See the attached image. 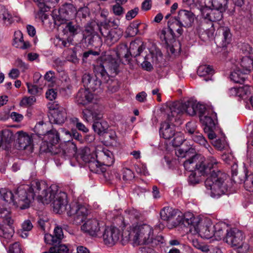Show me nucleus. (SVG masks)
Returning a JSON list of instances; mask_svg holds the SVG:
<instances>
[{
	"label": "nucleus",
	"mask_w": 253,
	"mask_h": 253,
	"mask_svg": "<svg viewBox=\"0 0 253 253\" xmlns=\"http://www.w3.org/2000/svg\"><path fill=\"white\" fill-rule=\"evenodd\" d=\"M168 107V119L171 123L179 121L180 116L184 113L193 116L197 113L200 115L206 110L205 105L194 100H188L184 103L171 102L169 104Z\"/></svg>",
	"instance_id": "1"
},
{
	"label": "nucleus",
	"mask_w": 253,
	"mask_h": 253,
	"mask_svg": "<svg viewBox=\"0 0 253 253\" xmlns=\"http://www.w3.org/2000/svg\"><path fill=\"white\" fill-rule=\"evenodd\" d=\"M67 198L65 192L59 190L56 185H52L49 187H45L43 191H42L40 200L44 204L52 202L54 211L60 213L66 209Z\"/></svg>",
	"instance_id": "2"
},
{
	"label": "nucleus",
	"mask_w": 253,
	"mask_h": 253,
	"mask_svg": "<svg viewBox=\"0 0 253 253\" xmlns=\"http://www.w3.org/2000/svg\"><path fill=\"white\" fill-rule=\"evenodd\" d=\"M113 50L110 53H105L102 55L98 60L97 64L94 66V72L97 76H100L104 80L109 78L108 72L110 74L117 75L118 73L119 62L118 58H120L117 54H116Z\"/></svg>",
	"instance_id": "3"
},
{
	"label": "nucleus",
	"mask_w": 253,
	"mask_h": 253,
	"mask_svg": "<svg viewBox=\"0 0 253 253\" xmlns=\"http://www.w3.org/2000/svg\"><path fill=\"white\" fill-rule=\"evenodd\" d=\"M217 164V161L212 156L205 159L200 156L194 155L186 160L183 165L187 170L194 172L193 169H195V171L198 172L200 175H208L211 169H215Z\"/></svg>",
	"instance_id": "4"
},
{
	"label": "nucleus",
	"mask_w": 253,
	"mask_h": 253,
	"mask_svg": "<svg viewBox=\"0 0 253 253\" xmlns=\"http://www.w3.org/2000/svg\"><path fill=\"white\" fill-rule=\"evenodd\" d=\"M124 241H132L133 246L146 245L150 243L153 239L154 230L152 227L147 224H142L133 227L130 231L125 232Z\"/></svg>",
	"instance_id": "5"
},
{
	"label": "nucleus",
	"mask_w": 253,
	"mask_h": 253,
	"mask_svg": "<svg viewBox=\"0 0 253 253\" xmlns=\"http://www.w3.org/2000/svg\"><path fill=\"white\" fill-rule=\"evenodd\" d=\"M213 170L208 174L211 175L205 181V186L208 189L211 191V196L212 197H218L225 194L228 189L227 185L225 182L227 175L220 170Z\"/></svg>",
	"instance_id": "6"
},
{
	"label": "nucleus",
	"mask_w": 253,
	"mask_h": 253,
	"mask_svg": "<svg viewBox=\"0 0 253 253\" xmlns=\"http://www.w3.org/2000/svg\"><path fill=\"white\" fill-rule=\"evenodd\" d=\"M29 189V185H22L17 188L14 194V205L21 210L29 208L30 203L34 200L33 194L28 191Z\"/></svg>",
	"instance_id": "7"
},
{
	"label": "nucleus",
	"mask_w": 253,
	"mask_h": 253,
	"mask_svg": "<svg viewBox=\"0 0 253 253\" xmlns=\"http://www.w3.org/2000/svg\"><path fill=\"white\" fill-rule=\"evenodd\" d=\"M244 238L243 233L237 228L226 230L225 238L226 242L232 247L242 249L243 252H247L250 250V246L248 243L243 241Z\"/></svg>",
	"instance_id": "8"
},
{
	"label": "nucleus",
	"mask_w": 253,
	"mask_h": 253,
	"mask_svg": "<svg viewBox=\"0 0 253 253\" xmlns=\"http://www.w3.org/2000/svg\"><path fill=\"white\" fill-rule=\"evenodd\" d=\"M143 43L140 42H132L130 43L129 48L126 44L120 45L118 48V51H114L119 57H124L128 59L129 55L134 57L139 56L145 49Z\"/></svg>",
	"instance_id": "9"
},
{
	"label": "nucleus",
	"mask_w": 253,
	"mask_h": 253,
	"mask_svg": "<svg viewBox=\"0 0 253 253\" xmlns=\"http://www.w3.org/2000/svg\"><path fill=\"white\" fill-rule=\"evenodd\" d=\"M108 24L102 23L99 27L100 32L105 38V42L109 46L117 42L123 35V31L118 28L110 30L108 28Z\"/></svg>",
	"instance_id": "10"
},
{
	"label": "nucleus",
	"mask_w": 253,
	"mask_h": 253,
	"mask_svg": "<svg viewBox=\"0 0 253 253\" xmlns=\"http://www.w3.org/2000/svg\"><path fill=\"white\" fill-rule=\"evenodd\" d=\"M180 214L181 213L177 210L169 207H164L160 212L162 219L170 224V228L180 225L182 218Z\"/></svg>",
	"instance_id": "11"
},
{
	"label": "nucleus",
	"mask_w": 253,
	"mask_h": 253,
	"mask_svg": "<svg viewBox=\"0 0 253 253\" xmlns=\"http://www.w3.org/2000/svg\"><path fill=\"white\" fill-rule=\"evenodd\" d=\"M82 116L84 120L87 123H92L96 121H100L103 117L102 107L94 105L83 110Z\"/></svg>",
	"instance_id": "12"
},
{
	"label": "nucleus",
	"mask_w": 253,
	"mask_h": 253,
	"mask_svg": "<svg viewBox=\"0 0 253 253\" xmlns=\"http://www.w3.org/2000/svg\"><path fill=\"white\" fill-rule=\"evenodd\" d=\"M88 211L83 205H74L70 207L67 212L68 215L73 217V224L78 225L81 224L88 214Z\"/></svg>",
	"instance_id": "13"
},
{
	"label": "nucleus",
	"mask_w": 253,
	"mask_h": 253,
	"mask_svg": "<svg viewBox=\"0 0 253 253\" xmlns=\"http://www.w3.org/2000/svg\"><path fill=\"white\" fill-rule=\"evenodd\" d=\"M101 227L98 220L96 218L87 219L81 226V230L92 236L100 237L101 236Z\"/></svg>",
	"instance_id": "14"
},
{
	"label": "nucleus",
	"mask_w": 253,
	"mask_h": 253,
	"mask_svg": "<svg viewBox=\"0 0 253 253\" xmlns=\"http://www.w3.org/2000/svg\"><path fill=\"white\" fill-rule=\"evenodd\" d=\"M124 234H125V232L121 235L120 231L117 228L107 227L105 228L102 235L104 242L106 245L113 246L119 241L121 236L123 240L124 238L126 239V237H124Z\"/></svg>",
	"instance_id": "15"
},
{
	"label": "nucleus",
	"mask_w": 253,
	"mask_h": 253,
	"mask_svg": "<svg viewBox=\"0 0 253 253\" xmlns=\"http://www.w3.org/2000/svg\"><path fill=\"white\" fill-rule=\"evenodd\" d=\"M58 13L59 15L53 14L52 17L55 21H60L61 19H67L74 17L77 14V9L73 4L65 3L59 8Z\"/></svg>",
	"instance_id": "16"
},
{
	"label": "nucleus",
	"mask_w": 253,
	"mask_h": 253,
	"mask_svg": "<svg viewBox=\"0 0 253 253\" xmlns=\"http://www.w3.org/2000/svg\"><path fill=\"white\" fill-rule=\"evenodd\" d=\"M194 19V14L192 12L186 10H180L179 11L178 16L172 18L171 20V23H175V25L187 27L191 25Z\"/></svg>",
	"instance_id": "17"
},
{
	"label": "nucleus",
	"mask_w": 253,
	"mask_h": 253,
	"mask_svg": "<svg viewBox=\"0 0 253 253\" xmlns=\"http://www.w3.org/2000/svg\"><path fill=\"white\" fill-rule=\"evenodd\" d=\"M17 134H18L17 142L19 149L24 150L29 148L31 149L32 148L34 134L30 135L23 131H18Z\"/></svg>",
	"instance_id": "18"
},
{
	"label": "nucleus",
	"mask_w": 253,
	"mask_h": 253,
	"mask_svg": "<svg viewBox=\"0 0 253 253\" xmlns=\"http://www.w3.org/2000/svg\"><path fill=\"white\" fill-rule=\"evenodd\" d=\"M167 120L169 122H165L161 124L160 128V135L165 139H170L175 135V125H172L175 122L171 123L168 118Z\"/></svg>",
	"instance_id": "19"
},
{
	"label": "nucleus",
	"mask_w": 253,
	"mask_h": 253,
	"mask_svg": "<svg viewBox=\"0 0 253 253\" xmlns=\"http://www.w3.org/2000/svg\"><path fill=\"white\" fill-rule=\"evenodd\" d=\"M180 216H182V218L180 224L189 227L190 229L194 228L195 230H197L200 222V219L198 217H196L190 212H186L183 215L181 213Z\"/></svg>",
	"instance_id": "20"
},
{
	"label": "nucleus",
	"mask_w": 253,
	"mask_h": 253,
	"mask_svg": "<svg viewBox=\"0 0 253 253\" xmlns=\"http://www.w3.org/2000/svg\"><path fill=\"white\" fill-rule=\"evenodd\" d=\"M40 151L45 153H51L53 155H57L63 159H66L65 151L56 146L51 145L48 142L45 140L42 142L40 147Z\"/></svg>",
	"instance_id": "21"
},
{
	"label": "nucleus",
	"mask_w": 253,
	"mask_h": 253,
	"mask_svg": "<svg viewBox=\"0 0 253 253\" xmlns=\"http://www.w3.org/2000/svg\"><path fill=\"white\" fill-rule=\"evenodd\" d=\"M223 12L218 9L205 8L202 10V15L205 20L212 22H217L222 19Z\"/></svg>",
	"instance_id": "22"
},
{
	"label": "nucleus",
	"mask_w": 253,
	"mask_h": 253,
	"mask_svg": "<svg viewBox=\"0 0 253 253\" xmlns=\"http://www.w3.org/2000/svg\"><path fill=\"white\" fill-rule=\"evenodd\" d=\"M96 157L103 166H111L115 161L112 152L107 149H104L98 152L96 154Z\"/></svg>",
	"instance_id": "23"
},
{
	"label": "nucleus",
	"mask_w": 253,
	"mask_h": 253,
	"mask_svg": "<svg viewBox=\"0 0 253 253\" xmlns=\"http://www.w3.org/2000/svg\"><path fill=\"white\" fill-rule=\"evenodd\" d=\"M92 99L93 95L89 90L81 89L76 95V101L79 105H84L90 103Z\"/></svg>",
	"instance_id": "24"
},
{
	"label": "nucleus",
	"mask_w": 253,
	"mask_h": 253,
	"mask_svg": "<svg viewBox=\"0 0 253 253\" xmlns=\"http://www.w3.org/2000/svg\"><path fill=\"white\" fill-rule=\"evenodd\" d=\"M200 122L205 126L204 130L205 132L207 130H210L212 129L215 126L214 122L211 116L209 115V113H207V110L203 113L199 115Z\"/></svg>",
	"instance_id": "25"
},
{
	"label": "nucleus",
	"mask_w": 253,
	"mask_h": 253,
	"mask_svg": "<svg viewBox=\"0 0 253 253\" xmlns=\"http://www.w3.org/2000/svg\"><path fill=\"white\" fill-rule=\"evenodd\" d=\"M51 118L50 121L56 124L61 125L63 124L67 118L66 113L64 108H60L50 112Z\"/></svg>",
	"instance_id": "26"
},
{
	"label": "nucleus",
	"mask_w": 253,
	"mask_h": 253,
	"mask_svg": "<svg viewBox=\"0 0 253 253\" xmlns=\"http://www.w3.org/2000/svg\"><path fill=\"white\" fill-rule=\"evenodd\" d=\"M30 189L28 190L30 194H33V199L35 197H37L39 200L41 198L42 191H43L45 188V185L37 181L32 182L31 186H29Z\"/></svg>",
	"instance_id": "27"
},
{
	"label": "nucleus",
	"mask_w": 253,
	"mask_h": 253,
	"mask_svg": "<svg viewBox=\"0 0 253 253\" xmlns=\"http://www.w3.org/2000/svg\"><path fill=\"white\" fill-rule=\"evenodd\" d=\"M51 126L50 123H44L43 121H40L34 127V132L40 137L42 136H44L45 134L50 129Z\"/></svg>",
	"instance_id": "28"
},
{
	"label": "nucleus",
	"mask_w": 253,
	"mask_h": 253,
	"mask_svg": "<svg viewBox=\"0 0 253 253\" xmlns=\"http://www.w3.org/2000/svg\"><path fill=\"white\" fill-rule=\"evenodd\" d=\"M241 68L245 74H249L253 70V58L250 56H245L240 62Z\"/></svg>",
	"instance_id": "29"
},
{
	"label": "nucleus",
	"mask_w": 253,
	"mask_h": 253,
	"mask_svg": "<svg viewBox=\"0 0 253 253\" xmlns=\"http://www.w3.org/2000/svg\"><path fill=\"white\" fill-rule=\"evenodd\" d=\"M44 139L53 146H55L60 139L59 133L55 129H50L44 136Z\"/></svg>",
	"instance_id": "30"
},
{
	"label": "nucleus",
	"mask_w": 253,
	"mask_h": 253,
	"mask_svg": "<svg viewBox=\"0 0 253 253\" xmlns=\"http://www.w3.org/2000/svg\"><path fill=\"white\" fill-rule=\"evenodd\" d=\"M0 19L6 25H10L13 22V17L4 5H0Z\"/></svg>",
	"instance_id": "31"
},
{
	"label": "nucleus",
	"mask_w": 253,
	"mask_h": 253,
	"mask_svg": "<svg viewBox=\"0 0 253 253\" xmlns=\"http://www.w3.org/2000/svg\"><path fill=\"white\" fill-rule=\"evenodd\" d=\"M241 69L232 72L230 74V79L234 82L243 84L246 78V75Z\"/></svg>",
	"instance_id": "32"
},
{
	"label": "nucleus",
	"mask_w": 253,
	"mask_h": 253,
	"mask_svg": "<svg viewBox=\"0 0 253 253\" xmlns=\"http://www.w3.org/2000/svg\"><path fill=\"white\" fill-rule=\"evenodd\" d=\"M0 218H2V222L8 226L13 224L14 220L12 218L11 213L6 209L0 207Z\"/></svg>",
	"instance_id": "33"
},
{
	"label": "nucleus",
	"mask_w": 253,
	"mask_h": 253,
	"mask_svg": "<svg viewBox=\"0 0 253 253\" xmlns=\"http://www.w3.org/2000/svg\"><path fill=\"white\" fill-rule=\"evenodd\" d=\"M88 167L93 172L96 173H104L105 172V168L96 159H92V161L88 164Z\"/></svg>",
	"instance_id": "34"
},
{
	"label": "nucleus",
	"mask_w": 253,
	"mask_h": 253,
	"mask_svg": "<svg viewBox=\"0 0 253 253\" xmlns=\"http://www.w3.org/2000/svg\"><path fill=\"white\" fill-rule=\"evenodd\" d=\"M38 6L41 12L47 11L50 9L51 6H54L55 4H57L59 0H38Z\"/></svg>",
	"instance_id": "35"
},
{
	"label": "nucleus",
	"mask_w": 253,
	"mask_h": 253,
	"mask_svg": "<svg viewBox=\"0 0 253 253\" xmlns=\"http://www.w3.org/2000/svg\"><path fill=\"white\" fill-rule=\"evenodd\" d=\"M71 36H74L81 32V27L75 22L70 21L66 23L64 29Z\"/></svg>",
	"instance_id": "36"
},
{
	"label": "nucleus",
	"mask_w": 253,
	"mask_h": 253,
	"mask_svg": "<svg viewBox=\"0 0 253 253\" xmlns=\"http://www.w3.org/2000/svg\"><path fill=\"white\" fill-rule=\"evenodd\" d=\"M108 127V125L106 121H96L93 123L92 128L94 131L98 134L105 132Z\"/></svg>",
	"instance_id": "37"
},
{
	"label": "nucleus",
	"mask_w": 253,
	"mask_h": 253,
	"mask_svg": "<svg viewBox=\"0 0 253 253\" xmlns=\"http://www.w3.org/2000/svg\"><path fill=\"white\" fill-rule=\"evenodd\" d=\"M150 54L152 58V62L156 64H159L163 61V54L158 48L153 47L150 50Z\"/></svg>",
	"instance_id": "38"
},
{
	"label": "nucleus",
	"mask_w": 253,
	"mask_h": 253,
	"mask_svg": "<svg viewBox=\"0 0 253 253\" xmlns=\"http://www.w3.org/2000/svg\"><path fill=\"white\" fill-rule=\"evenodd\" d=\"M0 195L3 201L9 203H12L14 205V194L10 190L6 188H1L0 189Z\"/></svg>",
	"instance_id": "39"
},
{
	"label": "nucleus",
	"mask_w": 253,
	"mask_h": 253,
	"mask_svg": "<svg viewBox=\"0 0 253 253\" xmlns=\"http://www.w3.org/2000/svg\"><path fill=\"white\" fill-rule=\"evenodd\" d=\"M191 138L195 143H198L205 148H208L207 146H209V144H208L207 140L204 137L203 134L199 131H198L192 135L191 136Z\"/></svg>",
	"instance_id": "40"
},
{
	"label": "nucleus",
	"mask_w": 253,
	"mask_h": 253,
	"mask_svg": "<svg viewBox=\"0 0 253 253\" xmlns=\"http://www.w3.org/2000/svg\"><path fill=\"white\" fill-rule=\"evenodd\" d=\"M223 226L224 228L222 226V224L220 223L216 224L214 226L213 236H214L217 240H220L224 238L225 234L224 230L225 228L224 225Z\"/></svg>",
	"instance_id": "41"
},
{
	"label": "nucleus",
	"mask_w": 253,
	"mask_h": 253,
	"mask_svg": "<svg viewBox=\"0 0 253 253\" xmlns=\"http://www.w3.org/2000/svg\"><path fill=\"white\" fill-rule=\"evenodd\" d=\"M102 82H103L102 78L100 76H97V74H95V77L92 79L87 89L88 90L89 89L92 91L96 90L100 87Z\"/></svg>",
	"instance_id": "42"
},
{
	"label": "nucleus",
	"mask_w": 253,
	"mask_h": 253,
	"mask_svg": "<svg viewBox=\"0 0 253 253\" xmlns=\"http://www.w3.org/2000/svg\"><path fill=\"white\" fill-rule=\"evenodd\" d=\"M175 23H170L169 22V28L167 29L166 35V43L169 44L171 43L174 40V33L175 30Z\"/></svg>",
	"instance_id": "43"
},
{
	"label": "nucleus",
	"mask_w": 253,
	"mask_h": 253,
	"mask_svg": "<svg viewBox=\"0 0 253 253\" xmlns=\"http://www.w3.org/2000/svg\"><path fill=\"white\" fill-rule=\"evenodd\" d=\"M213 227L203 226L200 229V232L201 236L204 238L210 239L213 236Z\"/></svg>",
	"instance_id": "44"
},
{
	"label": "nucleus",
	"mask_w": 253,
	"mask_h": 253,
	"mask_svg": "<svg viewBox=\"0 0 253 253\" xmlns=\"http://www.w3.org/2000/svg\"><path fill=\"white\" fill-rule=\"evenodd\" d=\"M49 252L50 253H68L69 249L66 245L59 244L50 248Z\"/></svg>",
	"instance_id": "45"
},
{
	"label": "nucleus",
	"mask_w": 253,
	"mask_h": 253,
	"mask_svg": "<svg viewBox=\"0 0 253 253\" xmlns=\"http://www.w3.org/2000/svg\"><path fill=\"white\" fill-rule=\"evenodd\" d=\"M212 68L210 66L206 65L200 66L197 70V74L200 77H205L212 74Z\"/></svg>",
	"instance_id": "46"
},
{
	"label": "nucleus",
	"mask_w": 253,
	"mask_h": 253,
	"mask_svg": "<svg viewBox=\"0 0 253 253\" xmlns=\"http://www.w3.org/2000/svg\"><path fill=\"white\" fill-rule=\"evenodd\" d=\"M220 32H221L223 37V45H226L231 41V34L230 30L228 27H224L220 29Z\"/></svg>",
	"instance_id": "47"
},
{
	"label": "nucleus",
	"mask_w": 253,
	"mask_h": 253,
	"mask_svg": "<svg viewBox=\"0 0 253 253\" xmlns=\"http://www.w3.org/2000/svg\"><path fill=\"white\" fill-rule=\"evenodd\" d=\"M56 238L57 237L55 236L54 234H45L44 235V241L46 244L52 245L54 246L55 245L60 244L62 240V239H59Z\"/></svg>",
	"instance_id": "48"
},
{
	"label": "nucleus",
	"mask_w": 253,
	"mask_h": 253,
	"mask_svg": "<svg viewBox=\"0 0 253 253\" xmlns=\"http://www.w3.org/2000/svg\"><path fill=\"white\" fill-rule=\"evenodd\" d=\"M102 80L103 82L108 81L107 84H108V85L107 86L108 89L109 90L111 91L112 92H115L117 91L120 86V84L118 82V80H110L108 81L104 80V79L102 78Z\"/></svg>",
	"instance_id": "49"
},
{
	"label": "nucleus",
	"mask_w": 253,
	"mask_h": 253,
	"mask_svg": "<svg viewBox=\"0 0 253 253\" xmlns=\"http://www.w3.org/2000/svg\"><path fill=\"white\" fill-rule=\"evenodd\" d=\"M227 3L226 0H213L212 7L215 9L225 11L227 8Z\"/></svg>",
	"instance_id": "50"
},
{
	"label": "nucleus",
	"mask_w": 253,
	"mask_h": 253,
	"mask_svg": "<svg viewBox=\"0 0 253 253\" xmlns=\"http://www.w3.org/2000/svg\"><path fill=\"white\" fill-rule=\"evenodd\" d=\"M36 99L33 96H25L20 102V105L22 107H29L33 105L36 102Z\"/></svg>",
	"instance_id": "51"
},
{
	"label": "nucleus",
	"mask_w": 253,
	"mask_h": 253,
	"mask_svg": "<svg viewBox=\"0 0 253 253\" xmlns=\"http://www.w3.org/2000/svg\"><path fill=\"white\" fill-rule=\"evenodd\" d=\"M140 23L134 22L131 23L126 29V33L129 37L135 36L138 32V27Z\"/></svg>",
	"instance_id": "52"
},
{
	"label": "nucleus",
	"mask_w": 253,
	"mask_h": 253,
	"mask_svg": "<svg viewBox=\"0 0 253 253\" xmlns=\"http://www.w3.org/2000/svg\"><path fill=\"white\" fill-rule=\"evenodd\" d=\"M28 92L34 95H39L41 94L42 88L38 87L37 85L32 84L29 83H26Z\"/></svg>",
	"instance_id": "53"
},
{
	"label": "nucleus",
	"mask_w": 253,
	"mask_h": 253,
	"mask_svg": "<svg viewBox=\"0 0 253 253\" xmlns=\"http://www.w3.org/2000/svg\"><path fill=\"white\" fill-rule=\"evenodd\" d=\"M185 131L190 135V137L196 132L199 131L197 126L194 122H189L186 125Z\"/></svg>",
	"instance_id": "54"
},
{
	"label": "nucleus",
	"mask_w": 253,
	"mask_h": 253,
	"mask_svg": "<svg viewBox=\"0 0 253 253\" xmlns=\"http://www.w3.org/2000/svg\"><path fill=\"white\" fill-rule=\"evenodd\" d=\"M123 179L125 181H129L134 178L133 172L129 169L124 168L122 170Z\"/></svg>",
	"instance_id": "55"
},
{
	"label": "nucleus",
	"mask_w": 253,
	"mask_h": 253,
	"mask_svg": "<svg viewBox=\"0 0 253 253\" xmlns=\"http://www.w3.org/2000/svg\"><path fill=\"white\" fill-rule=\"evenodd\" d=\"M213 0H198V3L199 5L198 7L202 14V10L205 8H211L212 7Z\"/></svg>",
	"instance_id": "56"
},
{
	"label": "nucleus",
	"mask_w": 253,
	"mask_h": 253,
	"mask_svg": "<svg viewBox=\"0 0 253 253\" xmlns=\"http://www.w3.org/2000/svg\"><path fill=\"white\" fill-rule=\"evenodd\" d=\"M11 139L10 137H6L5 135H2L0 141V148L3 150H7L10 147Z\"/></svg>",
	"instance_id": "57"
},
{
	"label": "nucleus",
	"mask_w": 253,
	"mask_h": 253,
	"mask_svg": "<svg viewBox=\"0 0 253 253\" xmlns=\"http://www.w3.org/2000/svg\"><path fill=\"white\" fill-rule=\"evenodd\" d=\"M174 137L172 140V145L175 147H177L181 145L184 142V137L182 134L180 133H175Z\"/></svg>",
	"instance_id": "58"
},
{
	"label": "nucleus",
	"mask_w": 253,
	"mask_h": 253,
	"mask_svg": "<svg viewBox=\"0 0 253 253\" xmlns=\"http://www.w3.org/2000/svg\"><path fill=\"white\" fill-rule=\"evenodd\" d=\"M125 212L127 214L128 217L131 220L137 219L140 217V213L135 209L127 210Z\"/></svg>",
	"instance_id": "59"
},
{
	"label": "nucleus",
	"mask_w": 253,
	"mask_h": 253,
	"mask_svg": "<svg viewBox=\"0 0 253 253\" xmlns=\"http://www.w3.org/2000/svg\"><path fill=\"white\" fill-rule=\"evenodd\" d=\"M8 253H23L20 244L15 242L11 245L9 247Z\"/></svg>",
	"instance_id": "60"
},
{
	"label": "nucleus",
	"mask_w": 253,
	"mask_h": 253,
	"mask_svg": "<svg viewBox=\"0 0 253 253\" xmlns=\"http://www.w3.org/2000/svg\"><path fill=\"white\" fill-rule=\"evenodd\" d=\"M57 95L56 90L53 88H49L46 91L45 97L50 101H53L55 99Z\"/></svg>",
	"instance_id": "61"
},
{
	"label": "nucleus",
	"mask_w": 253,
	"mask_h": 253,
	"mask_svg": "<svg viewBox=\"0 0 253 253\" xmlns=\"http://www.w3.org/2000/svg\"><path fill=\"white\" fill-rule=\"evenodd\" d=\"M2 230L3 231V235H1L0 237H2L5 239H10L12 237L14 232L12 228V225L8 226V228L4 226Z\"/></svg>",
	"instance_id": "62"
},
{
	"label": "nucleus",
	"mask_w": 253,
	"mask_h": 253,
	"mask_svg": "<svg viewBox=\"0 0 253 253\" xmlns=\"http://www.w3.org/2000/svg\"><path fill=\"white\" fill-rule=\"evenodd\" d=\"M73 122L75 125L76 127L81 131L84 132H87L88 131V128L81 122H79V119L75 118L73 119Z\"/></svg>",
	"instance_id": "63"
},
{
	"label": "nucleus",
	"mask_w": 253,
	"mask_h": 253,
	"mask_svg": "<svg viewBox=\"0 0 253 253\" xmlns=\"http://www.w3.org/2000/svg\"><path fill=\"white\" fill-rule=\"evenodd\" d=\"M244 183L246 187L250 189L249 190H253V174L249 175L246 174Z\"/></svg>",
	"instance_id": "64"
}]
</instances>
